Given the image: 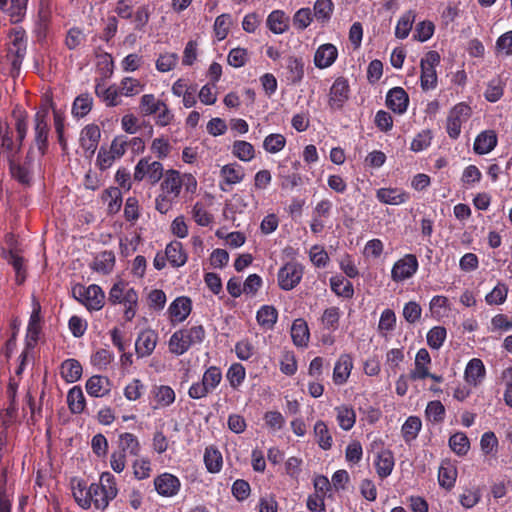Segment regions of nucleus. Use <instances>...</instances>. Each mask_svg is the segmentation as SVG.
Segmentation results:
<instances>
[{"instance_id":"f257e3e1","label":"nucleus","mask_w":512,"mask_h":512,"mask_svg":"<svg viewBox=\"0 0 512 512\" xmlns=\"http://www.w3.org/2000/svg\"><path fill=\"white\" fill-rule=\"evenodd\" d=\"M27 51V36L24 29L14 28L9 35L8 52L1 63L3 69L15 77L19 74L22 62Z\"/></svg>"},{"instance_id":"f03ea898","label":"nucleus","mask_w":512,"mask_h":512,"mask_svg":"<svg viewBox=\"0 0 512 512\" xmlns=\"http://www.w3.org/2000/svg\"><path fill=\"white\" fill-rule=\"evenodd\" d=\"M205 329L202 325L179 329L169 338V352L175 356L185 354L192 346L201 344L205 339Z\"/></svg>"},{"instance_id":"7ed1b4c3","label":"nucleus","mask_w":512,"mask_h":512,"mask_svg":"<svg viewBox=\"0 0 512 512\" xmlns=\"http://www.w3.org/2000/svg\"><path fill=\"white\" fill-rule=\"evenodd\" d=\"M118 494L117 482L110 472H103L98 483L90 485L91 506L104 511Z\"/></svg>"},{"instance_id":"20e7f679","label":"nucleus","mask_w":512,"mask_h":512,"mask_svg":"<svg viewBox=\"0 0 512 512\" xmlns=\"http://www.w3.org/2000/svg\"><path fill=\"white\" fill-rule=\"evenodd\" d=\"M222 380V372L216 366H210L206 369L202 376V380L193 383L189 390L188 395L190 398L198 400L206 397L210 392L215 390Z\"/></svg>"},{"instance_id":"39448f33","label":"nucleus","mask_w":512,"mask_h":512,"mask_svg":"<svg viewBox=\"0 0 512 512\" xmlns=\"http://www.w3.org/2000/svg\"><path fill=\"white\" fill-rule=\"evenodd\" d=\"M72 294L88 310L98 311L104 305L105 294L101 287L96 284H91L88 287L76 285L72 289Z\"/></svg>"},{"instance_id":"423d86ee","label":"nucleus","mask_w":512,"mask_h":512,"mask_svg":"<svg viewBox=\"0 0 512 512\" xmlns=\"http://www.w3.org/2000/svg\"><path fill=\"white\" fill-rule=\"evenodd\" d=\"M163 171L164 168L162 163L152 160L151 157H144L136 164L133 178L137 182L147 179L152 185H154L163 177Z\"/></svg>"},{"instance_id":"0eeeda50","label":"nucleus","mask_w":512,"mask_h":512,"mask_svg":"<svg viewBox=\"0 0 512 512\" xmlns=\"http://www.w3.org/2000/svg\"><path fill=\"white\" fill-rule=\"evenodd\" d=\"M471 107L460 102L456 104L450 111L446 121V131L450 138L457 139L461 133V127L471 117Z\"/></svg>"},{"instance_id":"6e6552de","label":"nucleus","mask_w":512,"mask_h":512,"mask_svg":"<svg viewBox=\"0 0 512 512\" xmlns=\"http://www.w3.org/2000/svg\"><path fill=\"white\" fill-rule=\"evenodd\" d=\"M304 268L298 262H287L277 274L278 285L282 290L290 291L295 288L303 277Z\"/></svg>"},{"instance_id":"1a4fd4ad","label":"nucleus","mask_w":512,"mask_h":512,"mask_svg":"<svg viewBox=\"0 0 512 512\" xmlns=\"http://www.w3.org/2000/svg\"><path fill=\"white\" fill-rule=\"evenodd\" d=\"M419 268V262L414 254H405L397 260L391 269V279L396 282H403L412 278Z\"/></svg>"},{"instance_id":"9d476101","label":"nucleus","mask_w":512,"mask_h":512,"mask_svg":"<svg viewBox=\"0 0 512 512\" xmlns=\"http://www.w3.org/2000/svg\"><path fill=\"white\" fill-rule=\"evenodd\" d=\"M192 311V301L189 297L179 296L175 298L167 309L170 323L175 326L184 322Z\"/></svg>"},{"instance_id":"9b49d317","label":"nucleus","mask_w":512,"mask_h":512,"mask_svg":"<svg viewBox=\"0 0 512 512\" xmlns=\"http://www.w3.org/2000/svg\"><path fill=\"white\" fill-rule=\"evenodd\" d=\"M154 488L162 497H174L181 488L179 478L171 473L165 472L154 479Z\"/></svg>"},{"instance_id":"f8f14e48","label":"nucleus","mask_w":512,"mask_h":512,"mask_svg":"<svg viewBox=\"0 0 512 512\" xmlns=\"http://www.w3.org/2000/svg\"><path fill=\"white\" fill-rule=\"evenodd\" d=\"M349 92L348 81L343 77H338L329 91V106L334 110L341 109L349 98Z\"/></svg>"},{"instance_id":"ddd939ff","label":"nucleus","mask_w":512,"mask_h":512,"mask_svg":"<svg viewBox=\"0 0 512 512\" xmlns=\"http://www.w3.org/2000/svg\"><path fill=\"white\" fill-rule=\"evenodd\" d=\"M48 131L47 112H37L34 119V141L41 155H44L47 148Z\"/></svg>"},{"instance_id":"4468645a","label":"nucleus","mask_w":512,"mask_h":512,"mask_svg":"<svg viewBox=\"0 0 512 512\" xmlns=\"http://www.w3.org/2000/svg\"><path fill=\"white\" fill-rule=\"evenodd\" d=\"M386 105L394 113L402 115L408 109L409 96L402 87H394L386 95Z\"/></svg>"},{"instance_id":"2eb2a0df","label":"nucleus","mask_w":512,"mask_h":512,"mask_svg":"<svg viewBox=\"0 0 512 512\" xmlns=\"http://www.w3.org/2000/svg\"><path fill=\"white\" fill-rule=\"evenodd\" d=\"M245 177V170L244 168L239 165L238 163H229L220 169V188L222 191H226V189L223 187V184L225 185H236L243 181Z\"/></svg>"},{"instance_id":"dca6fc26","label":"nucleus","mask_w":512,"mask_h":512,"mask_svg":"<svg viewBox=\"0 0 512 512\" xmlns=\"http://www.w3.org/2000/svg\"><path fill=\"white\" fill-rule=\"evenodd\" d=\"M379 202L387 205H401L409 201L410 195L401 188H380L376 191Z\"/></svg>"},{"instance_id":"f3484780","label":"nucleus","mask_w":512,"mask_h":512,"mask_svg":"<svg viewBox=\"0 0 512 512\" xmlns=\"http://www.w3.org/2000/svg\"><path fill=\"white\" fill-rule=\"evenodd\" d=\"M164 179L161 183V192L177 199L180 195L183 182L182 176L176 170L170 169L163 175Z\"/></svg>"},{"instance_id":"a211bd4d","label":"nucleus","mask_w":512,"mask_h":512,"mask_svg":"<svg viewBox=\"0 0 512 512\" xmlns=\"http://www.w3.org/2000/svg\"><path fill=\"white\" fill-rule=\"evenodd\" d=\"M337 57L338 50L333 44H322L314 54V64L319 69H326L334 64Z\"/></svg>"},{"instance_id":"6ab92c4d","label":"nucleus","mask_w":512,"mask_h":512,"mask_svg":"<svg viewBox=\"0 0 512 512\" xmlns=\"http://www.w3.org/2000/svg\"><path fill=\"white\" fill-rule=\"evenodd\" d=\"M157 340L158 336L153 330L140 332L135 342L138 357L143 358L151 355L156 347Z\"/></svg>"},{"instance_id":"aec40b11","label":"nucleus","mask_w":512,"mask_h":512,"mask_svg":"<svg viewBox=\"0 0 512 512\" xmlns=\"http://www.w3.org/2000/svg\"><path fill=\"white\" fill-rule=\"evenodd\" d=\"M485 375L486 368L481 359L473 358L467 363L464 378L470 386H478L484 380Z\"/></svg>"},{"instance_id":"412c9836","label":"nucleus","mask_w":512,"mask_h":512,"mask_svg":"<svg viewBox=\"0 0 512 512\" xmlns=\"http://www.w3.org/2000/svg\"><path fill=\"white\" fill-rule=\"evenodd\" d=\"M100 137L101 132L97 125H87L81 131L80 145L91 156L97 149Z\"/></svg>"},{"instance_id":"4be33fe9","label":"nucleus","mask_w":512,"mask_h":512,"mask_svg":"<svg viewBox=\"0 0 512 512\" xmlns=\"http://www.w3.org/2000/svg\"><path fill=\"white\" fill-rule=\"evenodd\" d=\"M353 369V359L349 354H342L336 361L333 369V382L343 385L347 382Z\"/></svg>"},{"instance_id":"5701e85b","label":"nucleus","mask_w":512,"mask_h":512,"mask_svg":"<svg viewBox=\"0 0 512 512\" xmlns=\"http://www.w3.org/2000/svg\"><path fill=\"white\" fill-rule=\"evenodd\" d=\"M155 405L153 409L166 408L175 402V391L168 385H155L151 389Z\"/></svg>"},{"instance_id":"b1692460","label":"nucleus","mask_w":512,"mask_h":512,"mask_svg":"<svg viewBox=\"0 0 512 512\" xmlns=\"http://www.w3.org/2000/svg\"><path fill=\"white\" fill-rule=\"evenodd\" d=\"M95 93L108 107H116L122 103V95L117 85L105 86L104 84L98 83L95 86Z\"/></svg>"},{"instance_id":"393cba45","label":"nucleus","mask_w":512,"mask_h":512,"mask_svg":"<svg viewBox=\"0 0 512 512\" xmlns=\"http://www.w3.org/2000/svg\"><path fill=\"white\" fill-rule=\"evenodd\" d=\"M336 421L344 431H350L356 423V412L353 406L341 404L334 408Z\"/></svg>"},{"instance_id":"a878e982","label":"nucleus","mask_w":512,"mask_h":512,"mask_svg":"<svg viewBox=\"0 0 512 512\" xmlns=\"http://www.w3.org/2000/svg\"><path fill=\"white\" fill-rule=\"evenodd\" d=\"M165 255L170 265L175 268L184 266L188 259L182 243L176 240L167 244Z\"/></svg>"},{"instance_id":"bb28decb","label":"nucleus","mask_w":512,"mask_h":512,"mask_svg":"<svg viewBox=\"0 0 512 512\" xmlns=\"http://www.w3.org/2000/svg\"><path fill=\"white\" fill-rule=\"evenodd\" d=\"M72 495L76 503L83 509L91 507L90 486L87 487L86 483L78 478L71 480Z\"/></svg>"},{"instance_id":"cd10ccee","label":"nucleus","mask_w":512,"mask_h":512,"mask_svg":"<svg viewBox=\"0 0 512 512\" xmlns=\"http://www.w3.org/2000/svg\"><path fill=\"white\" fill-rule=\"evenodd\" d=\"M110 390V381L105 376L93 375L86 382V391L92 397H103L107 395Z\"/></svg>"},{"instance_id":"c85d7f7f","label":"nucleus","mask_w":512,"mask_h":512,"mask_svg":"<svg viewBox=\"0 0 512 512\" xmlns=\"http://www.w3.org/2000/svg\"><path fill=\"white\" fill-rule=\"evenodd\" d=\"M497 145V135L493 130L481 132L474 141L473 149L476 154L484 155L491 152Z\"/></svg>"},{"instance_id":"c756f323","label":"nucleus","mask_w":512,"mask_h":512,"mask_svg":"<svg viewBox=\"0 0 512 512\" xmlns=\"http://www.w3.org/2000/svg\"><path fill=\"white\" fill-rule=\"evenodd\" d=\"M457 479V469L450 461H443L438 470V483L440 487L451 490Z\"/></svg>"},{"instance_id":"7c9ffc66","label":"nucleus","mask_w":512,"mask_h":512,"mask_svg":"<svg viewBox=\"0 0 512 512\" xmlns=\"http://www.w3.org/2000/svg\"><path fill=\"white\" fill-rule=\"evenodd\" d=\"M291 337L293 343L298 347H306L309 341L310 333L305 320L298 318L294 320L291 327Z\"/></svg>"},{"instance_id":"2f4dec72","label":"nucleus","mask_w":512,"mask_h":512,"mask_svg":"<svg viewBox=\"0 0 512 512\" xmlns=\"http://www.w3.org/2000/svg\"><path fill=\"white\" fill-rule=\"evenodd\" d=\"M118 450L132 456H137L141 450L138 438L129 432L121 433L118 438Z\"/></svg>"},{"instance_id":"473e14b6","label":"nucleus","mask_w":512,"mask_h":512,"mask_svg":"<svg viewBox=\"0 0 512 512\" xmlns=\"http://www.w3.org/2000/svg\"><path fill=\"white\" fill-rule=\"evenodd\" d=\"M256 319L258 324L266 329H273L274 325L278 319V312L274 306L271 305H263L257 311Z\"/></svg>"},{"instance_id":"72a5a7b5","label":"nucleus","mask_w":512,"mask_h":512,"mask_svg":"<svg viewBox=\"0 0 512 512\" xmlns=\"http://www.w3.org/2000/svg\"><path fill=\"white\" fill-rule=\"evenodd\" d=\"M40 323H41V305L39 301L36 300L35 297L32 299V313L29 319L28 327H27V335L32 340H37L39 332H40Z\"/></svg>"},{"instance_id":"f704fd0d","label":"nucleus","mask_w":512,"mask_h":512,"mask_svg":"<svg viewBox=\"0 0 512 512\" xmlns=\"http://www.w3.org/2000/svg\"><path fill=\"white\" fill-rule=\"evenodd\" d=\"M61 376L68 383L76 382L82 375V366L75 359H67L61 365Z\"/></svg>"},{"instance_id":"c9c22d12","label":"nucleus","mask_w":512,"mask_h":512,"mask_svg":"<svg viewBox=\"0 0 512 512\" xmlns=\"http://www.w3.org/2000/svg\"><path fill=\"white\" fill-rule=\"evenodd\" d=\"M102 201L107 205L108 212L117 213L122 206V193L117 187H110L102 194Z\"/></svg>"},{"instance_id":"e433bc0d","label":"nucleus","mask_w":512,"mask_h":512,"mask_svg":"<svg viewBox=\"0 0 512 512\" xmlns=\"http://www.w3.org/2000/svg\"><path fill=\"white\" fill-rule=\"evenodd\" d=\"M115 265V255L112 251L101 252L93 261L92 269L102 274H109Z\"/></svg>"},{"instance_id":"4c0bfd02","label":"nucleus","mask_w":512,"mask_h":512,"mask_svg":"<svg viewBox=\"0 0 512 512\" xmlns=\"http://www.w3.org/2000/svg\"><path fill=\"white\" fill-rule=\"evenodd\" d=\"M422 428L421 419L417 416H409L401 427V433L406 443L415 440Z\"/></svg>"},{"instance_id":"58836bf2","label":"nucleus","mask_w":512,"mask_h":512,"mask_svg":"<svg viewBox=\"0 0 512 512\" xmlns=\"http://www.w3.org/2000/svg\"><path fill=\"white\" fill-rule=\"evenodd\" d=\"M394 457L390 451H384L377 456L375 467L380 478L388 477L394 468Z\"/></svg>"},{"instance_id":"ea45409f","label":"nucleus","mask_w":512,"mask_h":512,"mask_svg":"<svg viewBox=\"0 0 512 512\" xmlns=\"http://www.w3.org/2000/svg\"><path fill=\"white\" fill-rule=\"evenodd\" d=\"M204 463L210 473H218L222 469V454L213 446L207 447L204 453Z\"/></svg>"},{"instance_id":"a19ab883","label":"nucleus","mask_w":512,"mask_h":512,"mask_svg":"<svg viewBox=\"0 0 512 512\" xmlns=\"http://www.w3.org/2000/svg\"><path fill=\"white\" fill-rule=\"evenodd\" d=\"M286 68L288 70V80L292 84H298L304 77V62L301 58L289 57L287 59Z\"/></svg>"},{"instance_id":"79ce46f5","label":"nucleus","mask_w":512,"mask_h":512,"mask_svg":"<svg viewBox=\"0 0 512 512\" xmlns=\"http://www.w3.org/2000/svg\"><path fill=\"white\" fill-rule=\"evenodd\" d=\"M232 154L240 161L250 162L255 157L254 146L244 140H236L232 144Z\"/></svg>"},{"instance_id":"37998d69","label":"nucleus","mask_w":512,"mask_h":512,"mask_svg":"<svg viewBox=\"0 0 512 512\" xmlns=\"http://www.w3.org/2000/svg\"><path fill=\"white\" fill-rule=\"evenodd\" d=\"M67 403L72 413L79 414L85 408V397L81 387H72L67 394Z\"/></svg>"},{"instance_id":"c03bdc74","label":"nucleus","mask_w":512,"mask_h":512,"mask_svg":"<svg viewBox=\"0 0 512 512\" xmlns=\"http://www.w3.org/2000/svg\"><path fill=\"white\" fill-rule=\"evenodd\" d=\"M118 86L121 95L125 97H134L145 89V84L133 77H124Z\"/></svg>"},{"instance_id":"a18cd8bd","label":"nucleus","mask_w":512,"mask_h":512,"mask_svg":"<svg viewBox=\"0 0 512 512\" xmlns=\"http://www.w3.org/2000/svg\"><path fill=\"white\" fill-rule=\"evenodd\" d=\"M330 287L336 295L344 298H351L354 294L352 283L342 276L331 277Z\"/></svg>"},{"instance_id":"49530a36","label":"nucleus","mask_w":512,"mask_h":512,"mask_svg":"<svg viewBox=\"0 0 512 512\" xmlns=\"http://www.w3.org/2000/svg\"><path fill=\"white\" fill-rule=\"evenodd\" d=\"M314 435H315V438H316V441L318 443V445L323 449V450H328L332 447V444H333V439H332V436L329 432V429L326 425V423L322 420H318L315 424H314Z\"/></svg>"},{"instance_id":"de8ad7c7","label":"nucleus","mask_w":512,"mask_h":512,"mask_svg":"<svg viewBox=\"0 0 512 512\" xmlns=\"http://www.w3.org/2000/svg\"><path fill=\"white\" fill-rule=\"evenodd\" d=\"M415 12L409 10L405 12L398 20L395 28V36L399 39H405L408 37L413 23L415 21Z\"/></svg>"},{"instance_id":"09e8293b","label":"nucleus","mask_w":512,"mask_h":512,"mask_svg":"<svg viewBox=\"0 0 512 512\" xmlns=\"http://www.w3.org/2000/svg\"><path fill=\"white\" fill-rule=\"evenodd\" d=\"M269 29L275 34H282L288 29L287 18L283 11L274 10L267 18Z\"/></svg>"},{"instance_id":"8fccbe9b","label":"nucleus","mask_w":512,"mask_h":512,"mask_svg":"<svg viewBox=\"0 0 512 512\" xmlns=\"http://www.w3.org/2000/svg\"><path fill=\"white\" fill-rule=\"evenodd\" d=\"M449 446L454 453L464 456L470 449V442L465 433L457 432L449 438Z\"/></svg>"},{"instance_id":"3c124183","label":"nucleus","mask_w":512,"mask_h":512,"mask_svg":"<svg viewBox=\"0 0 512 512\" xmlns=\"http://www.w3.org/2000/svg\"><path fill=\"white\" fill-rule=\"evenodd\" d=\"M508 296V286L503 282H498L497 285L485 296V302L488 305H501Z\"/></svg>"},{"instance_id":"603ef678","label":"nucleus","mask_w":512,"mask_h":512,"mask_svg":"<svg viewBox=\"0 0 512 512\" xmlns=\"http://www.w3.org/2000/svg\"><path fill=\"white\" fill-rule=\"evenodd\" d=\"M28 0H11V5L9 8L6 7V12L10 17V21L12 23L21 22L27 11Z\"/></svg>"},{"instance_id":"864d4df0","label":"nucleus","mask_w":512,"mask_h":512,"mask_svg":"<svg viewBox=\"0 0 512 512\" xmlns=\"http://www.w3.org/2000/svg\"><path fill=\"white\" fill-rule=\"evenodd\" d=\"M226 377L229 381L230 386L233 389H238L245 380V368L240 363H234L229 367Z\"/></svg>"},{"instance_id":"5fc2aeb1","label":"nucleus","mask_w":512,"mask_h":512,"mask_svg":"<svg viewBox=\"0 0 512 512\" xmlns=\"http://www.w3.org/2000/svg\"><path fill=\"white\" fill-rule=\"evenodd\" d=\"M340 316L341 312L338 307L327 308L321 316V324L324 329L335 331L339 326Z\"/></svg>"},{"instance_id":"6e6d98bb","label":"nucleus","mask_w":512,"mask_h":512,"mask_svg":"<svg viewBox=\"0 0 512 512\" xmlns=\"http://www.w3.org/2000/svg\"><path fill=\"white\" fill-rule=\"evenodd\" d=\"M445 414V407L438 400L430 401L426 406L425 416L431 422L441 423L445 418Z\"/></svg>"},{"instance_id":"4d7b16f0","label":"nucleus","mask_w":512,"mask_h":512,"mask_svg":"<svg viewBox=\"0 0 512 512\" xmlns=\"http://www.w3.org/2000/svg\"><path fill=\"white\" fill-rule=\"evenodd\" d=\"M286 145V138L282 134L273 133L265 137L263 148L266 152L275 154L280 152Z\"/></svg>"},{"instance_id":"13d9d810","label":"nucleus","mask_w":512,"mask_h":512,"mask_svg":"<svg viewBox=\"0 0 512 512\" xmlns=\"http://www.w3.org/2000/svg\"><path fill=\"white\" fill-rule=\"evenodd\" d=\"M231 24L232 19L229 14H221L215 19L213 30L218 41L227 37Z\"/></svg>"},{"instance_id":"bf43d9fd","label":"nucleus","mask_w":512,"mask_h":512,"mask_svg":"<svg viewBox=\"0 0 512 512\" xmlns=\"http://www.w3.org/2000/svg\"><path fill=\"white\" fill-rule=\"evenodd\" d=\"M8 161L11 175L20 183L28 184L31 180L29 170L26 167L20 165V163L15 159V157L8 156Z\"/></svg>"},{"instance_id":"052dcab7","label":"nucleus","mask_w":512,"mask_h":512,"mask_svg":"<svg viewBox=\"0 0 512 512\" xmlns=\"http://www.w3.org/2000/svg\"><path fill=\"white\" fill-rule=\"evenodd\" d=\"M92 104H93V99L91 96H89L88 94L79 95L74 100L73 107H72V113L76 117H84L90 112V110L92 108Z\"/></svg>"},{"instance_id":"680f3d73","label":"nucleus","mask_w":512,"mask_h":512,"mask_svg":"<svg viewBox=\"0 0 512 512\" xmlns=\"http://www.w3.org/2000/svg\"><path fill=\"white\" fill-rule=\"evenodd\" d=\"M134 477L144 480L150 477L152 472L151 461L147 457L137 458L132 463Z\"/></svg>"},{"instance_id":"e2e57ef3","label":"nucleus","mask_w":512,"mask_h":512,"mask_svg":"<svg viewBox=\"0 0 512 512\" xmlns=\"http://www.w3.org/2000/svg\"><path fill=\"white\" fill-rule=\"evenodd\" d=\"M164 102L157 100L153 94H144L140 99V109L144 115L156 114Z\"/></svg>"},{"instance_id":"0e129e2a","label":"nucleus","mask_w":512,"mask_h":512,"mask_svg":"<svg viewBox=\"0 0 512 512\" xmlns=\"http://www.w3.org/2000/svg\"><path fill=\"white\" fill-rule=\"evenodd\" d=\"M114 359L113 353L108 349H99L91 356V363L98 370H104Z\"/></svg>"},{"instance_id":"69168bd1","label":"nucleus","mask_w":512,"mask_h":512,"mask_svg":"<svg viewBox=\"0 0 512 512\" xmlns=\"http://www.w3.org/2000/svg\"><path fill=\"white\" fill-rule=\"evenodd\" d=\"M447 336L446 329L441 326H435L427 333V343L432 349H439Z\"/></svg>"},{"instance_id":"338daca9","label":"nucleus","mask_w":512,"mask_h":512,"mask_svg":"<svg viewBox=\"0 0 512 512\" xmlns=\"http://www.w3.org/2000/svg\"><path fill=\"white\" fill-rule=\"evenodd\" d=\"M333 12L331 0H317L314 4V16L318 21L325 22L330 19Z\"/></svg>"},{"instance_id":"774afa93","label":"nucleus","mask_w":512,"mask_h":512,"mask_svg":"<svg viewBox=\"0 0 512 512\" xmlns=\"http://www.w3.org/2000/svg\"><path fill=\"white\" fill-rule=\"evenodd\" d=\"M501 380L505 386L503 400L508 407L512 408V367H507L501 372Z\"/></svg>"}]
</instances>
